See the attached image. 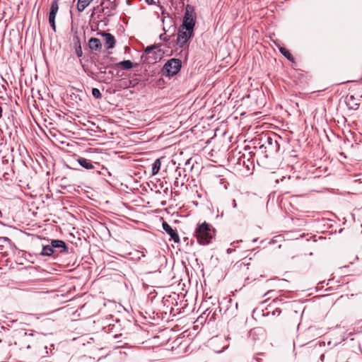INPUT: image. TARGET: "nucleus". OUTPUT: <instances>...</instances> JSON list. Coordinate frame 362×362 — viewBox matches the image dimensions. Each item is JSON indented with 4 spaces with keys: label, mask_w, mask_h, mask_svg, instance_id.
Instances as JSON below:
<instances>
[{
    "label": "nucleus",
    "mask_w": 362,
    "mask_h": 362,
    "mask_svg": "<svg viewBox=\"0 0 362 362\" xmlns=\"http://www.w3.org/2000/svg\"><path fill=\"white\" fill-rule=\"evenodd\" d=\"M215 235V230L206 222L199 223L194 230V236L200 245H206L211 243Z\"/></svg>",
    "instance_id": "nucleus-1"
},
{
    "label": "nucleus",
    "mask_w": 362,
    "mask_h": 362,
    "mask_svg": "<svg viewBox=\"0 0 362 362\" xmlns=\"http://www.w3.org/2000/svg\"><path fill=\"white\" fill-rule=\"evenodd\" d=\"M92 95L96 99H100L102 98V94L100 91L99 90V89L96 88H93L92 89Z\"/></svg>",
    "instance_id": "nucleus-23"
},
{
    "label": "nucleus",
    "mask_w": 362,
    "mask_h": 362,
    "mask_svg": "<svg viewBox=\"0 0 362 362\" xmlns=\"http://www.w3.org/2000/svg\"><path fill=\"white\" fill-rule=\"evenodd\" d=\"M163 30L165 31V33H166L167 31H168V30H166L165 26H164V27H163ZM165 34V33H164V34H161V35H160V38L161 40H163V41L167 42V41H168V40H170V36H165V37H163Z\"/></svg>",
    "instance_id": "nucleus-24"
},
{
    "label": "nucleus",
    "mask_w": 362,
    "mask_h": 362,
    "mask_svg": "<svg viewBox=\"0 0 362 362\" xmlns=\"http://www.w3.org/2000/svg\"><path fill=\"white\" fill-rule=\"evenodd\" d=\"M276 312H277V313H278V315H279V314L281 313V310H278V309H276Z\"/></svg>",
    "instance_id": "nucleus-30"
},
{
    "label": "nucleus",
    "mask_w": 362,
    "mask_h": 362,
    "mask_svg": "<svg viewBox=\"0 0 362 362\" xmlns=\"http://www.w3.org/2000/svg\"><path fill=\"white\" fill-rule=\"evenodd\" d=\"M279 51L287 59L290 61H293V57L292 54L285 47H280Z\"/></svg>",
    "instance_id": "nucleus-20"
},
{
    "label": "nucleus",
    "mask_w": 362,
    "mask_h": 362,
    "mask_svg": "<svg viewBox=\"0 0 362 362\" xmlns=\"http://www.w3.org/2000/svg\"><path fill=\"white\" fill-rule=\"evenodd\" d=\"M51 246L54 252L58 251L59 252H64L67 250L66 243L61 240H52L51 242Z\"/></svg>",
    "instance_id": "nucleus-11"
},
{
    "label": "nucleus",
    "mask_w": 362,
    "mask_h": 362,
    "mask_svg": "<svg viewBox=\"0 0 362 362\" xmlns=\"http://www.w3.org/2000/svg\"><path fill=\"white\" fill-rule=\"evenodd\" d=\"M93 0H78L77 10L78 12H82L90 4Z\"/></svg>",
    "instance_id": "nucleus-16"
},
{
    "label": "nucleus",
    "mask_w": 362,
    "mask_h": 362,
    "mask_svg": "<svg viewBox=\"0 0 362 362\" xmlns=\"http://www.w3.org/2000/svg\"><path fill=\"white\" fill-rule=\"evenodd\" d=\"M74 47H75V52L78 57H81L83 55V51L81 45L80 38L78 35H74L73 38Z\"/></svg>",
    "instance_id": "nucleus-15"
},
{
    "label": "nucleus",
    "mask_w": 362,
    "mask_h": 362,
    "mask_svg": "<svg viewBox=\"0 0 362 362\" xmlns=\"http://www.w3.org/2000/svg\"><path fill=\"white\" fill-rule=\"evenodd\" d=\"M102 36L103 37L106 49H112L116 42L115 37L112 34L107 33H103Z\"/></svg>",
    "instance_id": "nucleus-10"
},
{
    "label": "nucleus",
    "mask_w": 362,
    "mask_h": 362,
    "mask_svg": "<svg viewBox=\"0 0 362 362\" xmlns=\"http://www.w3.org/2000/svg\"><path fill=\"white\" fill-rule=\"evenodd\" d=\"M161 166V162L159 158L156 159L152 165V175H155L158 173Z\"/></svg>",
    "instance_id": "nucleus-18"
},
{
    "label": "nucleus",
    "mask_w": 362,
    "mask_h": 362,
    "mask_svg": "<svg viewBox=\"0 0 362 362\" xmlns=\"http://www.w3.org/2000/svg\"><path fill=\"white\" fill-rule=\"evenodd\" d=\"M193 31L194 30L188 28L182 29V26L180 25L178 29L177 37V45L179 46V47H183L187 44L190 37L192 36Z\"/></svg>",
    "instance_id": "nucleus-5"
},
{
    "label": "nucleus",
    "mask_w": 362,
    "mask_h": 362,
    "mask_svg": "<svg viewBox=\"0 0 362 362\" xmlns=\"http://www.w3.org/2000/svg\"><path fill=\"white\" fill-rule=\"evenodd\" d=\"M182 62L179 59H170L164 65L163 71L168 76L176 75L180 70Z\"/></svg>",
    "instance_id": "nucleus-3"
},
{
    "label": "nucleus",
    "mask_w": 362,
    "mask_h": 362,
    "mask_svg": "<svg viewBox=\"0 0 362 362\" xmlns=\"http://www.w3.org/2000/svg\"><path fill=\"white\" fill-rule=\"evenodd\" d=\"M54 252V250L52 247L51 245L43 246L42 250V255L43 256H51Z\"/></svg>",
    "instance_id": "nucleus-19"
},
{
    "label": "nucleus",
    "mask_w": 362,
    "mask_h": 362,
    "mask_svg": "<svg viewBox=\"0 0 362 362\" xmlns=\"http://www.w3.org/2000/svg\"><path fill=\"white\" fill-rule=\"evenodd\" d=\"M264 146H266V144H261L259 148H258V151L261 153H263L264 154V156L266 158H267L269 156V152H268V149L267 148H264Z\"/></svg>",
    "instance_id": "nucleus-22"
},
{
    "label": "nucleus",
    "mask_w": 362,
    "mask_h": 362,
    "mask_svg": "<svg viewBox=\"0 0 362 362\" xmlns=\"http://www.w3.org/2000/svg\"><path fill=\"white\" fill-rule=\"evenodd\" d=\"M77 161L81 167L87 170H91L95 168L93 162L87 158L78 157Z\"/></svg>",
    "instance_id": "nucleus-14"
},
{
    "label": "nucleus",
    "mask_w": 362,
    "mask_h": 362,
    "mask_svg": "<svg viewBox=\"0 0 362 362\" xmlns=\"http://www.w3.org/2000/svg\"><path fill=\"white\" fill-rule=\"evenodd\" d=\"M98 70L100 71V74H105L106 73V66H103L101 64H98L97 66Z\"/></svg>",
    "instance_id": "nucleus-25"
},
{
    "label": "nucleus",
    "mask_w": 362,
    "mask_h": 362,
    "mask_svg": "<svg viewBox=\"0 0 362 362\" xmlns=\"http://www.w3.org/2000/svg\"><path fill=\"white\" fill-rule=\"evenodd\" d=\"M88 47L92 51H100L102 44L98 38L91 37L88 41Z\"/></svg>",
    "instance_id": "nucleus-13"
},
{
    "label": "nucleus",
    "mask_w": 362,
    "mask_h": 362,
    "mask_svg": "<svg viewBox=\"0 0 362 362\" xmlns=\"http://www.w3.org/2000/svg\"><path fill=\"white\" fill-rule=\"evenodd\" d=\"M22 341L24 343L28 344L26 346L27 349H31L32 347H33L37 351V344L36 341H35V340L33 337V334L28 335L26 333H25V335L23 337Z\"/></svg>",
    "instance_id": "nucleus-12"
},
{
    "label": "nucleus",
    "mask_w": 362,
    "mask_h": 362,
    "mask_svg": "<svg viewBox=\"0 0 362 362\" xmlns=\"http://www.w3.org/2000/svg\"><path fill=\"white\" fill-rule=\"evenodd\" d=\"M1 341V340L0 339V342Z\"/></svg>",
    "instance_id": "nucleus-32"
},
{
    "label": "nucleus",
    "mask_w": 362,
    "mask_h": 362,
    "mask_svg": "<svg viewBox=\"0 0 362 362\" xmlns=\"http://www.w3.org/2000/svg\"><path fill=\"white\" fill-rule=\"evenodd\" d=\"M59 0H53L52 1H56V4H58Z\"/></svg>",
    "instance_id": "nucleus-31"
},
{
    "label": "nucleus",
    "mask_w": 362,
    "mask_h": 362,
    "mask_svg": "<svg viewBox=\"0 0 362 362\" xmlns=\"http://www.w3.org/2000/svg\"><path fill=\"white\" fill-rule=\"evenodd\" d=\"M117 4L116 0H102L100 5L97 7L100 11L103 13L106 16H111L114 14Z\"/></svg>",
    "instance_id": "nucleus-4"
},
{
    "label": "nucleus",
    "mask_w": 362,
    "mask_h": 362,
    "mask_svg": "<svg viewBox=\"0 0 362 362\" xmlns=\"http://www.w3.org/2000/svg\"><path fill=\"white\" fill-rule=\"evenodd\" d=\"M163 229L170 235V238L173 240L175 243L180 242V237L176 230L172 228V227L165 221H163Z\"/></svg>",
    "instance_id": "nucleus-9"
},
{
    "label": "nucleus",
    "mask_w": 362,
    "mask_h": 362,
    "mask_svg": "<svg viewBox=\"0 0 362 362\" xmlns=\"http://www.w3.org/2000/svg\"><path fill=\"white\" fill-rule=\"evenodd\" d=\"M2 117V108L0 106V118Z\"/></svg>",
    "instance_id": "nucleus-29"
},
{
    "label": "nucleus",
    "mask_w": 362,
    "mask_h": 362,
    "mask_svg": "<svg viewBox=\"0 0 362 362\" xmlns=\"http://www.w3.org/2000/svg\"><path fill=\"white\" fill-rule=\"evenodd\" d=\"M162 21L163 24H165V23H169V24H172L173 23V18L165 12H162ZM170 25L174 26L173 25Z\"/></svg>",
    "instance_id": "nucleus-21"
},
{
    "label": "nucleus",
    "mask_w": 362,
    "mask_h": 362,
    "mask_svg": "<svg viewBox=\"0 0 362 362\" xmlns=\"http://www.w3.org/2000/svg\"><path fill=\"white\" fill-rule=\"evenodd\" d=\"M144 54L146 58H152L153 60L160 59L163 55L161 49L157 45L147 47Z\"/></svg>",
    "instance_id": "nucleus-6"
},
{
    "label": "nucleus",
    "mask_w": 362,
    "mask_h": 362,
    "mask_svg": "<svg viewBox=\"0 0 362 362\" xmlns=\"http://www.w3.org/2000/svg\"><path fill=\"white\" fill-rule=\"evenodd\" d=\"M59 10V6L56 1H52L49 13V23L54 31H56L55 18Z\"/></svg>",
    "instance_id": "nucleus-8"
},
{
    "label": "nucleus",
    "mask_w": 362,
    "mask_h": 362,
    "mask_svg": "<svg viewBox=\"0 0 362 362\" xmlns=\"http://www.w3.org/2000/svg\"><path fill=\"white\" fill-rule=\"evenodd\" d=\"M232 203H233V208H236L237 207V204H236V202H235V199L232 200Z\"/></svg>",
    "instance_id": "nucleus-28"
},
{
    "label": "nucleus",
    "mask_w": 362,
    "mask_h": 362,
    "mask_svg": "<svg viewBox=\"0 0 362 362\" xmlns=\"http://www.w3.org/2000/svg\"><path fill=\"white\" fill-rule=\"evenodd\" d=\"M117 66L124 70H128L133 67V63L130 60H124L117 63Z\"/></svg>",
    "instance_id": "nucleus-17"
},
{
    "label": "nucleus",
    "mask_w": 362,
    "mask_h": 362,
    "mask_svg": "<svg viewBox=\"0 0 362 362\" xmlns=\"http://www.w3.org/2000/svg\"><path fill=\"white\" fill-rule=\"evenodd\" d=\"M145 1L149 5L153 4L154 3L153 0H145Z\"/></svg>",
    "instance_id": "nucleus-27"
},
{
    "label": "nucleus",
    "mask_w": 362,
    "mask_h": 362,
    "mask_svg": "<svg viewBox=\"0 0 362 362\" xmlns=\"http://www.w3.org/2000/svg\"><path fill=\"white\" fill-rule=\"evenodd\" d=\"M194 8L192 5L187 4L185 6V12L183 17V21L181 26L183 28H188L194 30L196 23V17L194 15Z\"/></svg>",
    "instance_id": "nucleus-2"
},
{
    "label": "nucleus",
    "mask_w": 362,
    "mask_h": 362,
    "mask_svg": "<svg viewBox=\"0 0 362 362\" xmlns=\"http://www.w3.org/2000/svg\"><path fill=\"white\" fill-rule=\"evenodd\" d=\"M220 184L223 185L224 189H227L228 182L223 178L220 179Z\"/></svg>",
    "instance_id": "nucleus-26"
},
{
    "label": "nucleus",
    "mask_w": 362,
    "mask_h": 362,
    "mask_svg": "<svg viewBox=\"0 0 362 362\" xmlns=\"http://www.w3.org/2000/svg\"><path fill=\"white\" fill-rule=\"evenodd\" d=\"M264 144H266L264 148L268 149L269 154L277 153L279 151L280 146L276 139L267 136L266 141Z\"/></svg>",
    "instance_id": "nucleus-7"
}]
</instances>
